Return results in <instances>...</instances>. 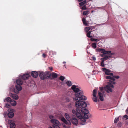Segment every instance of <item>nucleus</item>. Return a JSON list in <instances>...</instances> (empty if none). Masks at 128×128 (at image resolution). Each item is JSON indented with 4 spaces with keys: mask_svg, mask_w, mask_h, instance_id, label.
<instances>
[{
    "mask_svg": "<svg viewBox=\"0 0 128 128\" xmlns=\"http://www.w3.org/2000/svg\"><path fill=\"white\" fill-rule=\"evenodd\" d=\"M82 22H83L84 21H85L86 20V19L85 18H82Z\"/></svg>",
    "mask_w": 128,
    "mask_h": 128,
    "instance_id": "obj_46",
    "label": "nucleus"
},
{
    "mask_svg": "<svg viewBox=\"0 0 128 128\" xmlns=\"http://www.w3.org/2000/svg\"><path fill=\"white\" fill-rule=\"evenodd\" d=\"M96 50L97 52H100L102 53L105 54L106 50L103 48H97Z\"/></svg>",
    "mask_w": 128,
    "mask_h": 128,
    "instance_id": "obj_8",
    "label": "nucleus"
},
{
    "mask_svg": "<svg viewBox=\"0 0 128 128\" xmlns=\"http://www.w3.org/2000/svg\"><path fill=\"white\" fill-rule=\"evenodd\" d=\"M126 113H128V108L126 110Z\"/></svg>",
    "mask_w": 128,
    "mask_h": 128,
    "instance_id": "obj_49",
    "label": "nucleus"
},
{
    "mask_svg": "<svg viewBox=\"0 0 128 128\" xmlns=\"http://www.w3.org/2000/svg\"><path fill=\"white\" fill-rule=\"evenodd\" d=\"M108 69H107L105 68H103L102 69V70L104 72H106L107 71Z\"/></svg>",
    "mask_w": 128,
    "mask_h": 128,
    "instance_id": "obj_38",
    "label": "nucleus"
},
{
    "mask_svg": "<svg viewBox=\"0 0 128 128\" xmlns=\"http://www.w3.org/2000/svg\"><path fill=\"white\" fill-rule=\"evenodd\" d=\"M97 90L96 89H94L93 91V95L94 97H96V94Z\"/></svg>",
    "mask_w": 128,
    "mask_h": 128,
    "instance_id": "obj_25",
    "label": "nucleus"
},
{
    "mask_svg": "<svg viewBox=\"0 0 128 128\" xmlns=\"http://www.w3.org/2000/svg\"><path fill=\"white\" fill-rule=\"evenodd\" d=\"M16 83L19 86L22 85L23 83V81L22 79L19 78L16 80Z\"/></svg>",
    "mask_w": 128,
    "mask_h": 128,
    "instance_id": "obj_9",
    "label": "nucleus"
},
{
    "mask_svg": "<svg viewBox=\"0 0 128 128\" xmlns=\"http://www.w3.org/2000/svg\"><path fill=\"white\" fill-rule=\"evenodd\" d=\"M14 115V113L12 112H9L8 114V116L10 118H12Z\"/></svg>",
    "mask_w": 128,
    "mask_h": 128,
    "instance_id": "obj_14",
    "label": "nucleus"
},
{
    "mask_svg": "<svg viewBox=\"0 0 128 128\" xmlns=\"http://www.w3.org/2000/svg\"><path fill=\"white\" fill-rule=\"evenodd\" d=\"M90 28L89 27H86L85 29L86 32H88L90 29Z\"/></svg>",
    "mask_w": 128,
    "mask_h": 128,
    "instance_id": "obj_31",
    "label": "nucleus"
},
{
    "mask_svg": "<svg viewBox=\"0 0 128 128\" xmlns=\"http://www.w3.org/2000/svg\"><path fill=\"white\" fill-rule=\"evenodd\" d=\"M11 98L10 97H8L6 98L4 100V102H5L6 101L7 102H10L11 100Z\"/></svg>",
    "mask_w": 128,
    "mask_h": 128,
    "instance_id": "obj_17",
    "label": "nucleus"
},
{
    "mask_svg": "<svg viewBox=\"0 0 128 128\" xmlns=\"http://www.w3.org/2000/svg\"><path fill=\"white\" fill-rule=\"evenodd\" d=\"M58 74L54 72H53L51 74V76L52 78L54 79L55 78H57L58 77Z\"/></svg>",
    "mask_w": 128,
    "mask_h": 128,
    "instance_id": "obj_10",
    "label": "nucleus"
},
{
    "mask_svg": "<svg viewBox=\"0 0 128 128\" xmlns=\"http://www.w3.org/2000/svg\"><path fill=\"white\" fill-rule=\"evenodd\" d=\"M90 34L91 31L88 32L86 34L87 36L89 38H92V36L90 35Z\"/></svg>",
    "mask_w": 128,
    "mask_h": 128,
    "instance_id": "obj_24",
    "label": "nucleus"
},
{
    "mask_svg": "<svg viewBox=\"0 0 128 128\" xmlns=\"http://www.w3.org/2000/svg\"><path fill=\"white\" fill-rule=\"evenodd\" d=\"M83 24H84L85 25V26H86L87 25H88V23H87V22H86V20L85 21H84V22H83Z\"/></svg>",
    "mask_w": 128,
    "mask_h": 128,
    "instance_id": "obj_40",
    "label": "nucleus"
},
{
    "mask_svg": "<svg viewBox=\"0 0 128 128\" xmlns=\"http://www.w3.org/2000/svg\"><path fill=\"white\" fill-rule=\"evenodd\" d=\"M66 63V62H63V63Z\"/></svg>",
    "mask_w": 128,
    "mask_h": 128,
    "instance_id": "obj_56",
    "label": "nucleus"
},
{
    "mask_svg": "<svg viewBox=\"0 0 128 128\" xmlns=\"http://www.w3.org/2000/svg\"><path fill=\"white\" fill-rule=\"evenodd\" d=\"M100 92H102V91L104 90V89L103 88H100Z\"/></svg>",
    "mask_w": 128,
    "mask_h": 128,
    "instance_id": "obj_43",
    "label": "nucleus"
},
{
    "mask_svg": "<svg viewBox=\"0 0 128 128\" xmlns=\"http://www.w3.org/2000/svg\"><path fill=\"white\" fill-rule=\"evenodd\" d=\"M105 55H104V54H101L100 55V56H104Z\"/></svg>",
    "mask_w": 128,
    "mask_h": 128,
    "instance_id": "obj_52",
    "label": "nucleus"
},
{
    "mask_svg": "<svg viewBox=\"0 0 128 128\" xmlns=\"http://www.w3.org/2000/svg\"><path fill=\"white\" fill-rule=\"evenodd\" d=\"M16 88L18 90V91H20L22 89V87L20 86H18V85H16Z\"/></svg>",
    "mask_w": 128,
    "mask_h": 128,
    "instance_id": "obj_21",
    "label": "nucleus"
},
{
    "mask_svg": "<svg viewBox=\"0 0 128 128\" xmlns=\"http://www.w3.org/2000/svg\"><path fill=\"white\" fill-rule=\"evenodd\" d=\"M106 78L108 79H110L114 81L116 80L115 79L113 78V77H112L110 76H106Z\"/></svg>",
    "mask_w": 128,
    "mask_h": 128,
    "instance_id": "obj_16",
    "label": "nucleus"
},
{
    "mask_svg": "<svg viewBox=\"0 0 128 128\" xmlns=\"http://www.w3.org/2000/svg\"><path fill=\"white\" fill-rule=\"evenodd\" d=\"M101 66L102 67H104V62H101Z\"/></svg>",
    "mask_w": 128,
    "mask_h": 128,
    "instance_id": "obj_42",
    "label": "nucleus"
},
{
    "mask_svg": "<svg viewBox=\"0 0 128 128\" xmlns=\"http://www.w3.org/2000/svg\"><path fill=\"white\" fill-rule=\"evenodd\" d=\"M123 119L125 120L128 119V116L126 115H124L123 117Z\"/></svg>",
    "mask_w": 128,
    "mask_h": 128,
    "instance_id": "obj_34",
    "label": "nucleus"
},
{
    "mask_svg": "<svg viewBox=\"0 0 128 128\" xmlns=\"http://www.w3.org/2000/svg\"><path fill=\"white\" fill-rule=\"evenodd\" d=\"M104 88L105 90L108 93L112 92V90L110 85H107L106 87Z\"/></svg>",
    "mask_w": 128,
    "mask_h": 128,
    "instance_id": "obj_7",
    "label": "nucleus"
},
{
    "mask_svg": "<svg viewBox=\"0 0 128 128\" xmlns=\"http://www.w3.org/2000/svg\"><path fill=\"white\" fill-rule=\"evenodd\" d=\"M101 60L102 61V62H104V61L105 60H104V59H103V58H102L101 59Z\"/></svg>",
    "mask_w": 128,
    "mask_h": 128,
    "instance_id": "obj_45",
    "label": "nucleus"
},
{
    "mask_svg": "<svg viewBox=\"0 0 128 128\" xmlns=\"http://www.w3.org/2000/svg\"><path fill=\"white\" fill-rule=\"evenodd\" d=\"M12 97L14 99L17 100L18 98V96L15 94H12Z\"/></svg>",
    "mask_w": 128,
    "mask_h": 128,
    "instance_id": "obj_19",
    "label": "nucleus"
},
{
    "mask_svg": "<svg viewBox=\"0 0 128 128\" xmlns=\"http://www.w3.org/2000/svg\"><path fill=\"white\" fill-rule=\"evenodd\" d=\"M111 56H107L106 55H105L104 56V58H103L104 59V60H106L108 59H109V58H111Z\"/></svg>",
    "mask_w": 128,
    "mask_h": 128,
    "instance_id": "obj_18",
    "label": "nucleus"
},
{
    "mask_svg": "<svg viewBox=\"0 0 128 128\" xmlns=\"http://www.w3.org/2000/svg\"><path fill=\"white\" fill-rule=\"evenodd\" d=\"M86 2V1L84 0L83 2H80L79 4L80 6H83Z\"/></svg>",
    "mask_w": 128,
    "mask_h": 128,
    "instance_id": "obj_20",
    "label": "nucleus"
},
{
    "mask_svg": "<svg viewBox=\"0 0 128 128\" xmlns=\"http://www.w3.org/2000/svg\"><path fill=\"white\" fill-rule=\"evenodd\" d=\"M65 116L68 121L64 117L62 118L61 120L66 124H69V123L71 124L70 120L73 117L72 116L67 113H66L65 114Z\"/></svg>",
    "mask_w": 128,
    "mask_h": 128,
    "instance_id": "obj_4",
    "label": "nucleus"
},
{
    "mask_svg": "<svg viewBox=\"0 0 128 128\" xmlns=\"http://www.w3.org/2000/svg\"><path fill=\"white\" fill-rule=\"evenodd\" d=\"M98 100V101H99V100Z\"/></svg>",
    "mask_w": 128,
    "mask_h": 128,
    "instance_id": "obj_57",
    "label": "nucleus"
},
{
    "mask_svg": "<svg viewBox=\"0 0 128 128\" xmlns=\"http://www.w3.org/2000/svg\"><path fill=\"white\" fill-rule=\"evenodd\" d=\"M94 98H92V100L94 102H97V100H98V98H97L96 96V97H94Z\"/></svg>",
    "mask_w": 128,
    "mask_h": 128,
    "instance_id": "obj_30",
    "label": "nucleus"
},
{
    "mask_svg": "<svg viewBox=\"0 0 128 128\" xmlns=\"http://www.w3.org/2000/svg\"><path fill=\"white\" fill-rule=\"evenodd\" d=\"M89 11L87 10L84 11L83 14L85 16L89 14Z\"/></svg>",
    "mask_w": 128,
    "mask_h": 128,
    "instance_id": "obj_26",
    "label": "nucleus"
},
{
    "mask_svg": "<svg viewBox=\"0 0 128 128\" xmlns=\"http://www.w3.org/2000/svg\"><path fill=\"white\" fill-rule=\"evenodd\" d=\"M11 110L12 109H10V108H9L8 109V112H9L10 111H11Z\"/></svg>",
    "mask_w": 128,
    "mask_h": 128,
    "instance_id": "obj_51",
    "label": "nucleus"
},
{
    "mask_svg": "<svg viewBox=\"0 0 128 128\" xmlns=\"http://www.w3.org/2000/svg\"><path fill=\"white\" fill-rule=\"evenodd\" d=\"M66 84L69 86H71L72 84V83L70 81H68L66 82Z\"/></svg>",
    "mask_w": 128,
    "mask_h": 128,
    "instance_id": "obj_23",
    "label": "nucleus"
},
{
    "mask_svg": "<svg viewBox=\"0 0 128 128\" xmlns=\"http://www.w3.org/2000/svg\"><path fill=\"white\" fill-rule=\"evenodd\" d=\"M111 83L112 84H115L116 82H115L112 81V82H111Z\"/></svg>",
    "mask_w": 128,
    "mask_h": 128,
    "instance_id": "obj_48",
    "label": "nucleus"
},
{
    "mask_svg": "<svg viewBox=\"0 0 128 128\" xmlns=\"http://www.w3.org/2000/svg\"><path fill=\"white\" fill-rule=\"evenodd\" d=\"M70 120L74 124L76 125L78 123V121L77 120L76 118L73 117H72Z\"/></svg>",
    "mask_w": 128,
    "mask_h": 128,
    "instance_id": "obj_6",
    "label": "nucleus"
},
{
    "mask_svg": "<svg viewBox=\"0 0 128 128\" xmlns=\"http://www.w3.org/2000/svg\"><path fill=\"white\" fill-rule=\"evenodd\" d=\"M83 0H78V1L79 2H81L83 1Z\"/></svg>",
    "mask_w": 128,
    "mask_h": 128,
    "instance_id": "obj_53",
    "label": "nucleus"
},
{
    "mask_svg": "<svg viewBox=\"0 0 128 128\" xmlns=\"http://www.w3.org/2000/svg\"><path fill=\"white\" fill-rule=\"evenodd\" d=\"M98 96L100 100L101 101H103L104 100V97L101 92H99L98 93Z\"/></svg>",
    "mask_w": 128,
    "mask_h": 128,
    "instance_id": "obj_12",
    "label": "nucleus"
},
{
    "mask_svg": "<svg viewBox=\"0 0 128 128\" xmlns=\"http://www.w3.org/2000/svg\"><path fill=\"white\" fill-rule=\"evenodd\" d=\"M110 86V87H111L112 88H113L114 87V86L113 85H111Z\"/></svg>",
    "mask_w": 128,
    "mask_h": 128,
    "instance_id": "obj_50",
    "label": "nucleus"
},
{
    "mask_svg": "<svg viewBox=\"0 0 128 128\" xmlns=\"http://www.w3.org/2000/svg\"><path fill=\"white\" fill-rule=\"evenodd\" d=\"M119 120V118L118 117L117 118H116L114 121V122L115 123H117L118 122Z\"/></svg>",
    "mask_w": 128,
    "mask_h": 128,
    "instance_id": "obj_32",
    "label": "nucleus"
},
{
    "mask_svg": "<svg viewBox=\"0 0 128 128\" xmlns=\"http://www.w3.org/2000/svg\"><path fill=\"white\" fill-rule=\"evenodd\" d=\"M90 40L92 42H95L98 41V39H97L91 38Z\"/></svg>",
    "mask_w": 128,
    "mask_h": 128,
    "instance_id": "obj_35",
    "label": "nucleus"
},
{
    "mask_svg": "<svg viewBox=\"0 0 128 128\" xmlns=\"http://www.w3.org/2000/svg\"><path fill=\"white\" fill-rule=\"evenodd\" d=\"M92 58V60H96V57L94 56H92L91 57Z\"/></svg>",
    "mask_w": 128,
    "mask_h": 128,
    "instance_id": "obj_41",
    "label": "nucleus"
},
{
    "mask_svg": "<svg viewBox=\"0 0 128 128\" xmlns=\"http://www.w3.org/2000/svg\"><path fill=\"white\" fill-rule=\"evenodd\" d=\"M113 78H116V79H118L120 78V77L118 76H113Z\"/></svg>",
    "mask_w": 128,
    "mask_h": 128,
    "instance_id": "obj_37",
    "label": "nucleus"
},
{
    "mask_svg": "<svg viewBox=\"0 0 128 128\" xmlns=\"http://www.w3.org/2000/svg\"><path fill=\"white\" fill-rule=\"evenodd\" d=\"M10 103L11 105L12 106H14L16 105V102L14 100H11Z\"/></svg>",
    "mask_w": 128,
    "mask_h": 128,
    "instance_id": "obj_15",
    "label": "nucleus"
},
{
    "mask_svg": "<svg viewBox=\"0 0 128 128\" xmlns=\"http://www.w3.org/2000/svg\"><path fill=\"white\" fill-rule=\"evenodd\" d=\"M39 75L40 79L44 80L46 79H48L50 78L51 74L48 71L45 72H39Z\"/></svg>",
    "mask_w": 128,
    "mask_h": 128,
    "instance_id": "obj_3",
    "label": "nucleus"
},
{
    "mask_svg": "<svg viewBox=\"0 0 128 128\" xmlns=\"http://www.w3.org/2000/svg\"><path fill=\"white\" fill-rule=\"evenodd\" d=\"M19 91H18V90H17L16 88H14V92L15 93H16V94L18 93L19 92Z\"/></svg>",
    "mask_w": 128,
    "mask_h": 128,
    "instance_id": "obj_36",
    "label": "nucleus"
},
{
    "mask_svg": "<svg viewBox=\"0 0 128 128\" xmlns=\"http://www.w3.org/2000/svg\"><path fill=\"white\" fill-rule=\"evenodd\" d=\"M92 47L94 48H96V43H93L92 44Z\"/></svg>",
    "mask_w": 128,
    "mask_h": 128,
    "instance_id": "obj_27",
    "label": "nucleus"
},
{
    "mask_svg": "<svg viewBox=\"0 0 128 128\" xmlns=\"http://www.w3.org/2000/svg\"><path fill=\"white\" fill-rule=\"evenodd\" d=\"M50 122L52 124V126L54 128H60V124L59 122L55 118V117L51 115L49 116Z\"/></svg>",
    "mask_w": 128,
    "mask_h": 128,
    "instance_id": "obj_2",
    "label": "nucleus"
},
{
    "mask_svg": "<svg viewBox=\"0 0 128 128\" xmlns=\"http://www.w3.org/2000/svg\"><path fill=\"white\" fill-rule=\"evenodd\" d=\"M38 74H39L37 72L35 71H32L31 72V76L34 78H36L38 76Z\"/></svg>",
    "mask_w": 128,
    "mask_h": 128,
    "instance_id": "obj_5",
    "label": "nucleus"
},
{
    "mask_svg": "<svg viewBox=\"0 0 128 128\" xmlns=\"http://www.w3.org/2000/svg\"><path fill=\"white\" fill-rule=\"evenodd\" d=\"M47 56L46 54L44 53L42 55V56L44 58H46Z\"/></svg>",
    "mask_w": 128,
    "mask_h": 128,
    "instance_id": "obj_39",
    "label": "nucleus"
},
{
    "mask_svg": "<svg viewBox=\"0 0 128 128\" xmlns=\"http://www.w3.org/2000/svg\"><path fill=\"white\" fill-rule=\"evenodd\" d=\"M8 104H6V106H7Z\"/></svg>",
    "mask_w": 128,
    "mask_h": 128,
    "instance_id": "obj_58",
    "label": "nucleus"
},
{
    "mask_svg": "<svg viewBox=\"0 0 128 128\" xmlns=\"http://www.w3.org/2000/svg\"><path fill=\"white\" fill-rule=\"evenodd\" d=\"M66 101L67 102H69L70 101L69 98H66Z\"/></svg>",
    "mask_w": 128,
    "mask_h": 128,
    "instance_id": "obj_47",
    "label": "nucleus"
},
{
    "mask_svg": "<svg viewBox=\"0 0 128 128\" xmlns=\"http://www.w3.org/2000/svg\"><path fill=\"white\" fill-rule=\"evenodd\" d=\"M111 52L110 51H106V50L105 54H110L111 55H113L114 54V53H111Z\"/></svg>",
    "mask_w": 128,
    "mask_h": 128,
    "instance_id": "obj_28",
    "label": "nucleus"
},
{
    "mask_svg": "<svg viewBox=\"0 0 128 128\" xmlns=\"http://www.w3.org/2000/svg\"><path fill=\"white\" fill-rule=\"evenodd\" d=\"M49 69L51 71L53 69L52 67H49Z\"/></svg>",
    "mask_w": 128,
    "mask_h": 128,
    "instance_id": "obj_44",
    "label": "nucleus"
},
{
    "mask_svg": "<svg viewBox=\"0 0 128 128\" xmlns=\"http://www.w3.org/2000/svg\"><path fill=\"white\" fill-rule=\"evenodd\" d=\"M65 78V77L62 76H60L59 78L60 80H61L62 81H63Z\"/></svg>",
    "mask_w": 128,
    "mask_h": 128,
    "instance_id": "obj_29",
    "label": "nucleus"
},
{
    "mask_svg": "<svg viewBox=\"0 0 128 128\" xmlns=\"http://www.w3.org/2000/svg\"><path fill=\"white\" fill-rule=\"evenodd\" d=\"M72 89L75 93L76 96L74 99L77 100L75 102V105L76 108V110H72L73 113L77 117L80 119L82 121L85 122V119H87L88 118V111L85 108L87 106L86 102L83 101L86 100V97L83 95V93L82 91L76 88L75 85H73L71 87Z\"/></svg>",
    "mask_w": 128,
    "mask_h": 128,
    "instance_id": "obj_1",
    "label": "nucleus"
},
{
    "mask_svg": "<svg viewBox=\"0 0 128 128\" xmlns=\"http://www.w3.org/2000/svg\"><path fill=\"white\" fill-rule=\"evenodd\" d=\"M30 76V75L29 74H24L22 77V78L24 80H25L28 78Z\"/></svg>",
    "mask_w": 128,
    "mask_h": 128,
    "instance_id": "obj_11",
    "label": "nucleus"
},
{
    "mask_svg": "<svg viewBox=\"0 0 128 128\" xmlns=\"http://www.w3.org/2000/svg\"><path fill=\"white\" fill-rule=\"evenodd\" d=\"M10 128H15V124L14 123L12 122L11 123L10 125Z\"/></svg>",
    "mask_w": 128,
    "mask_h": 128,
    "instance_id": "obj_22",
    "label": "nucleus"
},
{
    "mask_svg": "<svg viewBox=\"0 0 128 128\" xmlns=\"http://www.w3.org/2000/svg\"><path fill=\"white\" fill-rule=\"evenodd\" d=\"M64 67H65V68H66V65H64Z\"/></svg>",
    "mask_w": 128,
    "mask_h": 128,
    "instance_id": "obj_54",
    "label": "nucleus"
},
{
    "mask_svg": "<svg viewBox=\"0 0 128 128\" xmlns=\"http://www.w3.org/2000/svg\"><path fill=\"white\" fill-rule=\"evenodd\" d=\"M87 8L86 5H84L81 8V9L82 10H85L87 9Z\"/></svg>",
    "mask_w": 128,
    "mask_h": 128,
    "instance_id": "obj_33",
    "label": "nucleus"
},
{
    "mask_svg": "<svg viewBox=\"0 0 128 128\" xmlns=\"http://www.w3.org/2000/svg\"><path fill=\"white\" fill-rule=\"evenodd\" d=\"M111 71L109 70H108L105 72V74L107 75L110 76H113V74L112 73H110Z\"/></svg>",
    "mask_w": 128,
    "mask_h": 128,
    "instance_id": "obj_13",
    "label": "nucleus"
},
{
    "mask_svg": "<svg viewBox=\"0 0 128 128\" xmlns=\"http://www.w3.org/2000/svg\"><path fill=\"white\" fill-rule=\"evenodd\" d=\"M48 128H53L51 126H50L48 127Z\"/></svg>",
    "mask_w": 128,
    "mask_h": 128,
    "instance_id": "obj_55",
    "label": "nucleus"
}]
</instances>
